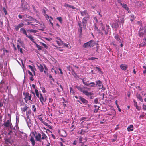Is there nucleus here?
Wrapping results in <instances>:
<instances>
[{"instance_id":"f257e3e1","label":"nucleus","mask_w":146,"mask_h":146,"mask_svg":"<svg viewBox=\"0 0 146 146\" xmlns=\"http://www.w3.org/2000/svg\"><path fill=\"white\" fill-rule=\"evenodd\" d=\"M31 133L35 137V140L40 142L42 141V140H46L47 138V136L43 132H42L41 133L36 131L32 132Z\"/></svg>"},{"instance_id":"f03ea898","label":"nucleus","mask_w":146,"mask_h":146,"mask_svg":"<svg viewBox=\"0 0 146 146\" xmlns=\"http://www.w3.org/2000/svg\"><path fill=\"white\" fill-rule=\"evenodd\" d=\"M81 14L82 16H86L82 20L83 26L84 27L86 26L87 21L89 19L90 16L88 13L87 11L86 10H84L83 11H80Z\"/></svg>"},{"instance_id":"7ed1b4c3","label":"nucleus","mask_w":146,"mask_h":146,"mask_svg":"<svg viewBox=\"0 0 146 146\" xmlns=\"http://www.w3.org/2000/svg\"><path fill=\"white\" fill-rule=\"evenodd\" d=\"M76 88L78 90L82 92L83 94L86 96H91L93 94V93L92 92H88L86 90V89H89V88L86 87H84L82 85L76 86Z\"/></svg>"},{"instance_id":"20e7f679","label":"nucleus","mask_w":146,"mask_h":146,"mask_svg":"<svg viewBox=\"0 0 146 146\" xmlns=\"http://www.w3.org/2000/svg\"><path fill=\"white\" fill-rule=\"evenodd\" d=\"M138 35L140 37L146 36V29L145 27H140L139 30Z\"/></svg>"},{"instance_id":"39448f33","label":"nucleus","mask_w":146,"mask_h":146,"mask_svg":"<svg viewBox=\"0 0 146 146\" xmlns=\"http://www.w3.org/2000/svg\"><path fill=\"white\" fill-rule=\"evenodd\" d=\"M94 40H91L88 42L85 43L83 45V47L84 48H87V47H92L94 46Z\"/></svg>"},{"instance_id":"423d86ee","label":"nucleus","mask_w":146,"mask_h":146,"mask_svg":"<svg viewBox=\"0 0 146 146\" xmlns=\"http://www.w3.org/2000/svg\"><path fill=\"white\" fill-rule=\"evenodd\" d=\"M29 7V5L25 1L21 0V7L23 10L27 9Z\"/></svg>"},{"instance_id":"0eeeda50","label":"nucleus","mask_w":146,"mask_h":146,"mask_svg":"<svg viewBox=\"0 0 146 146\" xmlns=\"http://www.w3.org/2000/svg\"><path fill=\"white\" fill-rule=\"evenodd\" d=\"M3 125L6 127H9L11 129L13 127L12 125L11 122V120H8L5 122Z\"/></svg>"},{"instance_id":"6e6552de","label":"nucleus","mask_w":146,"mask_h":146,"mask_svg":"<svg viewBox=\"0 0 146 146\" xmlns=\"http://www.w3.org/2000/svg\"><path fill=\"white\" fill-rule=\"evenodd\" d=\"M31 95L29 93L27 92L25 94V97L24 98L25 102L27 103V101H29L31 100Z\"/></svg>"},{"instance_id":"1a4fd4ad","label":"nucleus","mask_w":146,"mask_h":146,"mask_svg":"<svg viewBox=\"0 0 146 146\" xmlns=\"http://www.w3.org/2000/svg\"><path fill=\"white\" fill-rule=\"evenodd\" d=\"M79 100H78V102H79L81 104H82L81 102H80V101H81L82 103L84 104H87L88 102V101L85 99L84 98L82 97L81 96H79Z\"/></svg>"},{"instance_id":"9d476101","label":"nucleus","mask_w":146,"mask_h":146,"mask_svg":"<svg viewBox=\"0 0 146 146\" xmlns=\"http://www.w3.org/2000/svg\"><path fill=\"white\" fill-rule=\"evenodd\" d=\"M135 5L137 7L143 8L144 4L141 1H137L135 3Z\"/></svg>"},{"instance_id":"9b49d317","label":"nucleus","mask_w":146,"mask_h":146,"mask_svg":"<svg viewBox=\"0 0 146 146\" xmlns=\"http://www.w3.org/2000/svg\"><path fill=\"white\" fill-rule=\"evenodd\" d=\"M39 99L42 104L44 105V103L46 101V99L44 98L42 94L40 93Z\"/></svg>"},{"instance_id":"f8f14e48","label":"nucleus","mask_w":146,"mask_h":146,"mask_svg":"<svg viewBox=\"0 0 146 146\" xmlns=\"http://www.w3.org/2000/svg\"><path fill=\"white\" fill-rule=\"evenodd\" d=\"M96 85H98V88L99 89H102V90H104L103 89V86L102 84V82L100 80H98L96 81Z\"/></svg>"},{"instance_id":"ddd939ff","label":"nucleus","mask_w":146,"mask_h":146,"mask_svg":"<svg viewBox=\"0 0 146 146\" xmlns=\"http://www.w3.org/2000/svg\"><path fill=\"white\" fill-rule=\"evenodd\" d=\"M24 25V24L23 23H20L19 24L17 25H15L14 26L15 27V29L17 31H18L19 28H21L23 27Z\"/></svg>"},{"instance_id":"4468645a","label":"nucleus","mask_w":146,"mask_h":146,"mask_svg":"<svg viewBox=\"0 0 146 146\" xmlns=\"http://www.w3.org/2000/svg\"><path fill=\"white\" fill-rule=\"evenodd\" d=\"M29 108V107L27 106V104H25L24 107L23 108H21V109L22 112H25Z\"/></svg>"},{"instance_id":"2eb2a0df","label":"nucleus","mask_w":146,"mask_h":146,"mask_svg":"<svg viewBox=\"0 0 146 146\" xmlns=\"http://www.w3.org/2000/svg\"><path fill=\"white\" fill-rule=\"evenodd\" d=\"M20 32L22 33H23L25 35H26V37H27V36H28L27 35L25 29L24 28H21L20 29Z\"/></svg>"},{"instance_id":"dca6fc26","label":"nucleus","mask_w":146,"mask_h":146,"mask_svg":"<svg viewBox=\"0 0 146 146\" xmlns=\"http://www.w3.org/2000/svg\"><path fill=\"white\" fill-rule=\"evenodd\" d=\"M82 82L83 84L87 86H89L90 84H92L93 85H95V83L94 82H91L90 83H88L87 82H85L83 79H82Z\"/></svg>"},{"instance_id":"f3484780","label":"nucleus","mask_w":146,"mask_h":146,"mask_svg":"<svg viewBox=\"0 0 146 146\" xmlns=\"http://www.w3.org/2000/svg\"><path fill=\"white\" fill-rule=\"evenodd\" d=\"M114 38L117 40L119 41V43L121 42V41L122 40L120 39L119 36L118 34H115Z\"/></svg>"},{"instance_id":"a211bd4d","label":"nucleus","mask_w":146,"mask_h":146,"mask_svg":"<svg viewBox=\"0 0 146 146\" xmlns=\"http://www.w3.org/2000/svg\"><path fill=\"white\" fill-rule=\"evenodd\" d=\"M120 67L122 70H126L127 66L126 64H122L120 65Z\"/></svg>"},{"instance_id":"6ab92c4d","label":"nucleus","mask_w":146,"mask_h":146,"mask_svg":"<svg viewBox=\"0 0 146 146\" xmlns=\"http://www.w3.org/2000/svg\"><path fill=\"white\" fill-rule=\"evenodd\" d=\"M27 37L29 38L35 44H36V42L35 41V39L34 38V37L32 36L31 35H28Z\"/></svg>"},{"instance_id":"aec40b11","label":"nucleus","mask_w":146,"mask_h":146,"mask_svg":"<svg viewBox=\"0 0 146 146\" xmlns=\"http://www.w3.org/2000/svg\"><path fill=\"white\" fill-rule=\"evenodd\" d=\"M37 66L40 71L41 72H43L44 68L43 66L40 64L39 65H38Z\"/></svg>"},{"instance_id":"412c9836","label":"nucleus","mask_w":146,"mask_h":146,"mask_svg":"<svg viewBox=\"0 0 146 146\" xmlns=\"http://www.w3.org/2000/svg\"><path fill=\"white\" fill-rule=\"evenodd\" d=\"M31 110H29L26 112V115L27 119H29V116L31 115Z\"/></svg>"},{"instance_id":"4be33fe9","label":"nucleus","mask_w":146,"mask_h":146,"mask_svg":"<svg viewBox=\"0 0 146 146\" xmlns=\"http://www.w3.org/2000/svg\"><path fill=\"white\" fill-rule=\"evenodd\" d=\"M64 6L66 7H68L69 8H71L73 9H76V8L73 6L70 5L68 4L65 3Z\"/></svg>"},{"instance_id":"5701e85b","label":"nucleus","mask_w":146,"mask_h":146,"mask_svg":"<svg viewBox=\"0 0 146 146\" xmlns=\"http://www.w3.org/2000/svg\"><path fill=\"white\" fill-rule=\"evenodd\" d=\"M30 141L31 142L32 145L33 146H34L35 144V141L34 138L32 136H31L30 137Z\"/></svg>"},{"instance_id":"b1692460","label":"nucleus","mask_w":146,"mask_h":146,"mask_svg":"<svg viewBox=\"0 0 146 146\" xmlns=\"http://www.w3.org/2000/svg\"><path fill=\"white\" fill-rule=\"evenodd\" d=\"M136 96L140 101L142 102H143V99L142 98V97L139 94L137 93L136 94Z\"/></svg>"},{"instance_id":"393cba45","label":"nucleus","mask_w":146,"mask_h":146,"mask_svg":"<svg viewBox=\"0 0 146 146\" xmlns=\"http://www.w3.org/2000/svg\"><path fill=\"white\" fill-rule=\"evenodd\" d=\"M133 126L132 125H130L129 127L127 128V131L129 132L132 131H133Z\"/></svg>"},{"instance_id":"a878e982","label":"nucleus","mask_w":146,"mask_h":146,"mask_svg":"<svg viewBox=\"0 0 146 146\" xmlns=\"http://www.w3.org/2000/svg\"><path fill=\"white\" fill-rule=\"evenodd\" d=\"M124 6L123 7L124 8L125 10H127L129 13H130L131 12L130 11L129 8L127 6V4H125V5H123Z\"/></svg>"},{"instance_id":"bb28decb","label":"nucleus","mask_w":146,"mask_h":146,"mask_svg":"<svg viewBox=\"0 0 146 146\" xmlns=\"http://www.w3.org/2000/svg\"><path fill=\"white\" fill-rule=\"evenodd\" d=\"M35 92L36 93L37 96L38 98H39L40 96V93L39 94V93L38 90L36 89H35Z\"/></svg>"},{"instance_id":"cd10ccee","label":"nucleus","mask_w":146,"mask_h":146,"mask_svg":"<svg viewBox=\"0 0 146 146\" xmlns=\"http://www.w3.org/2000/svg\"><path fill=\"white\" fill-rule=\"evenodd\" d=\"M86 117H83L80 119V122H81V123L82 124L86 120Z\"/></svg>"},{"instance_id":"c85d7f7f","label":"nucleus","mask_w":146,"mask_h":146,"mask_svg":"<svg viewBox=\"0 0 146 146\" xmlns=\"http://www.w3.org/2000/svg\"><path fill=\"white\" fill-rule=\"evenodd\" d=\"M56 42L59 46H61L63 45V42L62 40H60V41L56 40Z\"/></svg>"},{"instance_id":"c756f323","label":"nucleus","mask_w":146,"mask_h":146,"mask_svg":"<svg viewBox=\"0 0 146 146\" xmlns=\"http://www.w3.org/2000/svg\"><path fill=\"white\" fill-rule=\"evenodd\" d=\"M28 31H29L31 33H37L38 31L36 30H34V29H30L27 30Z\"/></svg>"},{"instance_id":"7c9ffc66","label":"nucleus","mask_w":146,"mask_h":146,"mask_svg":"<svg viewBox=\"0 0 146 146\" xmlns=\"http://www.w3.org/2000/svg\"><path fill=\"white\" fill-rule=\"evenodd\" d=\"M86 129H82V131H83V133H84V134L88 132V130H87V129H88V127H85Z\"/></svg>"},{"instance_id":"2f4dec72","label":"nucleus","mask_w":146,"mask_h":146,"mask_svg":"<svg viewBox=\"0 0 146 146\" xmlns=\"http://www.w3.org/2000/svg\"><path fill=\"white\" fill-rule=\"evenodd\" d=\"M120 21L119 23H122L123 25V24L124 23V19L123 18H121L120 19Z\"/></svg>"},{"instance_id":"473e14b6","label":"nucleus","mask_w":146,"mask_h":146,"mask_svg":"<svg viewBox=\"0 0 146 146\" xmlns=\"http://www.w3.org/2000/svg\"><path fill=\"white\" fill-rule=\"evenodd\" d=\"M131 18L130 19V20L131 21H132L135 18V17L132 14L131 15Z\"/></svg>"},{"instance_id":"72a5a7b5","label":"nucleus","mask_w":146,"mask_h":146,"mask_svg":"<svg viewBox=\"0 0 146 146\" xmlns=\"http://www.w3.org/2000/svg\"><path fill=\"white\" fill-rule=\"evenodd\" d=\"M71 71L72 74L73 76H75L77 75L76 73H75V71L73 69L71 70Z\"/></svg>"},{"instance_id":"f704fd0d","label":"nucleus","mask_w":146,"mask_h":146,"mask_svg":"<svg viewBox=\"0 0 146 146\" xmlns=\"http://www.w3.org/2000/svg\"><path fill=\"white\" fill-rule=\"evenodd\" d=\"M36 46L37 47L38 49V50H41L42 47L41 46L38 45L36 43L35 44Z\"/></svg>"},{"instance_id":"c9c22d12","label":"nucleus","mask_w":146,"mask_h":146,"mask_svg":"<svg viewBox=\"0 0 146 146\" xmlns=\"http://www.w3.org/2000/svg\"><path fill=\"white\" fill-rule=\"evenodd\" d=\"M67 68L69 71H70L71 70L73 69L71 67L70 65L66 67Z\"/></svg>"},{"instance_id":"e433bc0d","label":"nucleus","mask_w":146,"mask_h":146,"mask_svg":"<svg viewBox=\"0 0 146 146\" xmlns=\"http://www.w3.org/2000/svg\"><path fill=\"white\" fill-rule=\"evenodd\" d=\"M32 108L33 109V111L35 112L36 110V108L35 107V105H32Z\"/></svg>"},{"instance_id":"4c0bfd02","label":"nucleus","mask_w":146,"mask_h":146,"mask_svg":"<svg viewBox=\"0 0 146 146\" xmlns=\"http://www.w3.org/2000/svg\"><path fill=\"white\" fill-rule=\"evenodd\" d=\"M44 67L45 70L44 71H44V72L46 74V71H47L48 69H47V67H46V66L44 64Z\"/></svg>"},{"instance_id":"58836bf2","label":"nucleus","mask_w":146,"mask_h":146,"mask_svg":"<svg viewBox=\"0 0 146 146\" xmlns=\"http://www.w3.org/2000/svg\"><path fill=\"white\" fill-rule=\"evenodd\" d=\"M5 143H6L7 144H8V143H10V141L9 139H6L5 141Z\"/></svg>"},{"instance_id":"ea45409f","label":"nucleus","mask_w":146,"mask_h":146,"mask_svg":"<svg viewBox=\"0 0 146 146\" xmlns=\"http://www.w3.org/2000/svg\"><path fill=\"white\" fill-rule=\"evenodd\" d=\"M100 108L99 106H98L97 108H96L94 110V113H97L98 111L99 110V108Z\"/></svg>"},{"instance_id":"a19ab883","label":"nucleus","mask_w":146,"mask_h":146,"mask_svg":"<svg viewBox=\"0 0 146 146\" xmlns=\"http://www.w3.org/2000/svg\"><path fill=\"white\" fill-rule=\"evenodd\" d=\"M57 19L58 20L60 23H61L62 22V19L61 17H58L57 18Z\"/></svg>"},{"instance_id":"79ce46f5","label":"nucleus","mask_w":146,"mask_h":146,"mask_svg":"<svg viewBox=\"0 0 146 146\" xmlns=\"http://www.w3.org/2000/svg\"><path fill=\"white\" fill-rule=\"evenodd\" d=\"M28 67L29 68L31 69V70L32 72H33L34 69L33 68V66H31L30 65H29L28 66Z\"/></svg>"},{"instance_id":"37998d69","label":"nucleus","mask_w":146,"mask_h":146,"mask_svg":"<svg viewBox=\"0 0 146 146\" xmlns=\"http://www.w3.org/2000/svg\"><path fill=\"white\" fill-rule=\"evenodd\" d=\"M98 98H96L94 100V103L95 104H97L98 103Z\"/></svg>"},{"instance_id":"c03bdc74","label":"nucleus","mask_w":146,"mask_h":146,"mask_svg":"<svg viewBox=\"0 0 146 146\" xmlns=\"http://www.w3.org/2000/svg\"><path fill=\"white\" fill-rule=\"evenodd\" d=\"M113 25L115 28H117L119 27V25L117 23H113Z\"/></svg>"},{"instance_id":"a18cd8bd","label":"nucleus","mask_w":146,"mask_h":146,"mask_svg":"<svg viewBox=\"0 0 146 146\" xmlns=\"http://www.w3.org/2000/svg\"><path fill=\"white\" fill-rule=\"evenodd\" d=\"M106 30L109 31V30L110 29V27L108 25H106Z\"/></svg>"},{"instance_id":"49530a36","label":"nucleus","mask_w":146,"mask_h":146,"mask_svg":"<svg viewBox=\"0 0 146 146\" xmlns=\"http://www.w3.org/2000/svg\"><path fill=\"white\" fill-rule=\"evenodd\" d=\"M17 42L20 43L21 44H23V42L20 39H19L17 40Z\"/></svg>"},{"instance_id":"de8ad7c7","label":"nucleus","mask_w":146,"mask_h":146,"mask_svg":"<svg viewBox=\"0 0 146 146\" xmlns=\"http://www.w3.org/2000/svg\"><path fill=\"white\" fill-rule=\"evenodd\" d=\"M3 10L4 11V12L5 14V15H6L7 14V11L6 10V9L5 8L3 7Z\"/></svg>"},{"instance_id":"09e8293b","label":"nucleus","mask_w":146,"mask_h":146,"mask_svg":"<svg viewBox=\"0 0 146 146\" xmlns=\"http://www.w3.org/2000/svg\"><path fill=\"white\" fill-rule=\"evenodd\" d=\"M135 104H136V108L138 110H139L140 109V107H139L137 105V102H135Z\"/></svg>"},{"instance_id":"8fccbe9b","label":"nucleus","mask_w":146,"mask_h":146,"mask_svg":"<svg viewBox=\"0 0 146 146\" xmlns=\"http://www.w3.org/2000/svg\"><path fill=\"white\" fill-rule=\"evenodd\" d=\"M82 137H80L79 139V141L80 143H82V144H84L83 143H82Z\"/></svg>"},{"instance_id":"3c124183","label":"nucleus","mask_w":146,"mask_h":146,"mask_svg":"<svg viewBox=\"0 0 146 146\" xmlns=\"http://www.w3.org/2000/svg\"><path fill=\"white\" fill-rule=\"evenodd\" d=\"M98 58H95L94 57H92L89 58V60H93L95 59H98Z\"/></svg>"},{"instance_id":"603ef678","label":"nucleus","mask_w":146,"mask_h":146,"mask_svg":"<svg viewBox=\"0 0 146 146\" xmlns=\"http://www.w3.org/2000/svg\"><path fill=\"white\" fill-rule=\"evenodd\" d=\"M62 131V133H65V134H63L62 133V134H61V135L62 136H64H64H66V135H65L66 134H65V131H64V130H62V131Z\"/></svg>"},{"instance_id":"864d4df0","label":"nucleus","mask_w":146,"mask_h":146,"mask_svg":"<svg viewBox=\"0 0 146 146\" xmlns=\"http://www.w3.org/2000/svg\"><path fill=\"white\" fill-rule=\"evenodd\" d=\"M78 25L79 27V28H80L81 27H82V23H81V21H80L79 22H78Z\"/></svg>"},{"instance_id":"5fc2aeb1","label":"nucleus","mask_w":146,"mask_h":146,"mask_svg":"<svg viewBox=\"0 0 146 146\" xmlns=\"http://www.w3.org/2000/svg\"><path fill=\"white\" fill-rule=\"evenodd\" d=\"M70 93H72L73 94L74 93V91L73 89L72 88H70Z\"/></svg>"},{"instance_id":"6e6d98bb","label":"nucleus","mask_w":146,"mask_h":146,"mask_svg":"<svg viewBox=\"0 0 146 146\" xmlns=\"http://www.w3.org/2000/svg\"><path fill=\"white\" fill-rule=\"evenodd\" d=\"M43 123L46 126H49L50 125H48V123H47L46 122L44 121L43 122Z\"/></svg>"},{"instance_id":"4d7b16f0","label":"nucleus","mask_w":146,"mask_h":146,"mask_svg":"<svg viewBox=\"0 0 146 146\" xmlns=\"http://www.w3.org/2000/svg\"><path fill=\"white\" fill-rule=\"evenodd\" d=\"M143 109L144 110L146 111V105H143Z\"/></svg>"},{"instance_id":"13d9d810","label":"nucleus","mask_w":146,"mask_h":146,"mask_svg":"<svg viewBox=\"0 0 146 146\" xmlns=\"http://www.w3.org/2000/svg\"><path fill=\"white\" fill-rule=\"evenodd\" d=\"M118 3H119L120 5L123 2L121 1V0H117Z\"/></svg>"},{"instance_id":"bf43d9fd","label":"nucleus","mask_w":146,"mask_h":146,"mask_svg":"<svg viewBox=\"0 0 146 146\" xmlns=\"http://www.w3.org/2000/svg\"><path fill=\"white\" fill-rule=\"evenodd\" d=\"M42 45L44 47H45L46 48H47V46L45 44L42 43Z\"/></svg>"},{"instance_id":"052dcab7","label":"nucleus","mask_w":146,"mask_h":146,"mask_svg":"<svg viewBox=\"0 0 146 146\" xmlns=\"http://www.w3.org/2000/svg\"><path fill=\"white\" fill-rule=\"evenodd\" d=\"M39 120L42 123H43V122L44 121H43V119L41 117H40L38 118Z\"/></svg>"},{"instance_id":"680f3d73","label":"nucleus","mask_w":146,"mask_h":146,"mask_svg":"<svg viewBox=\"0 0 146 146\" xmlns=\"http://www.w3.org/2000/svg\"><path fill=\"white\" fill-rule=\"evenodd\" d=\"M111 44L113 45L115 47H116L117 46L116 44L115 43L114 41L112 42H111Z\"/></svg>"},{"instance_id":"e2e57ef3","label":"nucleus","mask_w":146,"mask_h":146,"mask_svg":"<svg viewBox=\"0 0 146 146\" xmlns=\"http://www.w3.org/2000/svg\"><path fill=\"white\" fill-rule=\"evenodd\" d=\"M137 23L140 26L141 25H142V23L141 21H138Z\"/></svg>"},{"instance_id":"0e129e2a","label":"nucleus","mask_w":146,"mask_h":146,"mask_svg":"<svg viewBox=\"0 0 146 146\" xmlns=\"http://www.w3.org/2000/svg\"><path fill=\"white\" fill-rule=\"evenodd\" d=\"M28 72L29 75L31 76H33V75L32 73L29 70H28Z\"/></svg>"},{"instance_id":"69168bd1","label":"nucleus","mask_w":146,"mask_h":146,"mask_svg":"<svg viewBox=\"0 0 146 146\" xmlns=\"http://www.w3.org/2000/svg\"><path fill=\"white\" fill-rule=\"evenodd\" d=\"M117 108L118 109L119 111L120 112H121V109L120 108L119 105H117Z\"/></svg>"},{"instance_id":"338daca9","label":"nucleus","mask_w":146,"mask_h":146,"mask_svg":"<svg viewBox=\"0 0 146 146\" xmlns=\"http://www.w3.org/2000/svg\"><path fill=\"white\" fill-rule=\"evenodd\" d=\"M105 31V34L106 35H107L108 34L109 31L106 30L104 31Z\"/></svg>"},{"instance_id":"774afa93","label":"nucleus","mask_w":146,"mask_h":146,"mask_svg":"<svg viewBox=\"0 0 146 146\" xmlns=\"http://www.w3.org/2000/svg\"><path fill=\"white\" fill-rule=\"evenodd\" d=\"M94 19L95 21L96 22H98V20L96 17H94Z\"/></svg>"}]
</instances>
